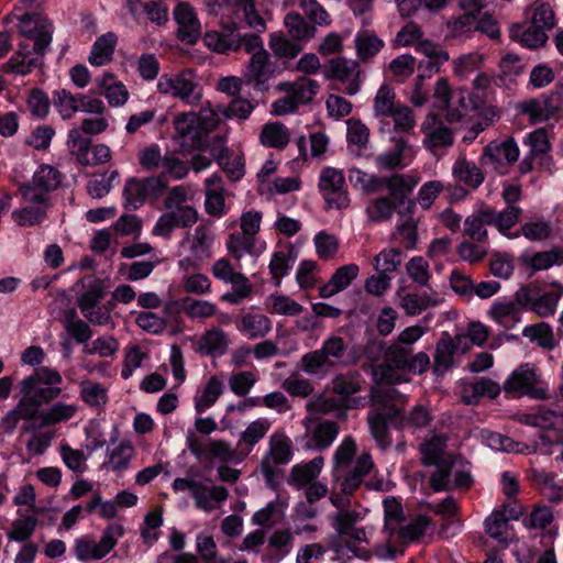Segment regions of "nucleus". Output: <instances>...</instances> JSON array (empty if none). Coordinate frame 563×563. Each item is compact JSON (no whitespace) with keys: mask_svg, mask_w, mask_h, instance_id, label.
I'll list each match as a JSON object with an SVG mask.
<instances>
[{"mask_svg":"<svg viewBox=\"0 0 563 563\" xmlns=\"http://www.w3.org/2000/svg\"><path fill=\"white\" fill-rule=\"evenodd\" d=\"M62 375L54 368L43 366L19 383L21 407H27L33 412L45 404L56 399L62 394Z\"/></svg>","mask_w":563,"mask_h":563,"instance_id":"1","label":"nucleus"},{"mask_svg":"<svg viewBox=\"0 0 563 563\" xmlns=\"http://www.w3.org/2000/svg\"><path fill=\"white\" fill-rule=\"evenodd\" d=\"M203 3L206 13L227 27L244 20L249 27L257 32H264L266 29L254 0H205Z\"/></svg>","mask_w":563,"mask_h":563,"instance_id":"2","label":"nucleus"},{"mask_svg":"<svg viewBox=\"0 0 563 563\" xmlns=\"http://www.w3.org/2000/svg\"><path fill=\"white\" fill-rule=\"evenodd\" d=\"M161 95L179 99L189 106H198L203 96V89L198 75L192 68H185L176 74H163L156 84Z\"/></svg>","mask_w":563,"mask_h":563,"instance_id":"3","label":"nucleus"},{"mask_svg":"<svg viewBox=\"0 0 563 563\" xmlns=\"http://www.w3.org/2000/svg\"><path fill=\"white\" fill-rule=\"evenodd\" d=\"M562 297L563 285L559 282L552 283L548 290L536 284H529L515 292V299L521 308L530 310L541 318L553 316Z\"/></svg>","mask_w":563,"mask_h":563,"instance_id":"4","label":"nucleus"},{"mask_svg":"<svg viewBox=\"0 0 563 563\" xmlns=\"http://www.w3.org/2000/svg\"><path fill=\"white\" fill-rule=\"evenodd\" d=\"M124 534L122 525L113 522L106 527L101 539L96 541L91 534L82 536L74 542V554L81 562L99 561L109 554Z\"/></svg>","mask_w":563,"mask_h":563,"instance_id":"5","label":"nucleus"},{"mask_svg":"<svg viewBox=\"0 0 563 563\" xmlns=\"http://www.w3.org/2000/svg\"><path fill=\"white\" fill-rule=\"evenodd\" d=\"M173 488L175 492L188 490L195 499L197 508L207 512L217 509L229 496L224 486L209 485L207 481L197 479L192 476L176 478Z\"/></svg>","mask_w":563,"mask_h":563,"instance_id":"6","label":"nucleus"},{"mask_svg":"<svg viewBox=\"0 0 563 563\" xmlns=\"http://www.w3.org/2000/svg\"><path fill=\"white\" fill-rule=\"evenodd\" d=\"M166 188L167 183L162 176L129 177L122 191L123 203L125 207L136 210L147 201L158 200Z\"/></svg>","mask_w":563,"mask_h":563,"instance_id":"7","label":"nucleus"},{"mask_svg":"<svg viewBox=\"0 0 563 563\" xmlns=\"http://www.w3.org/2000/svg\"><path fill=\"white\" fill-rule=\"evenodd\" d=\"M503 389L507 394L528 396L536 399L547 398V387L541 383L534 365L526 363L516 368L505 380Z\"/></svg>","mask_w":563,"mask_h":563,"instance_id":"8","label":"nucleus"},{"mask_svg":"<svg viewBox=\"0 0 563 563\" xmlns=\"http://www.w3.org/2000/svg\"><path fill=\"white\" fill-rule=\"evenodd\" d=\"M302 424L306 432L298 443L307 453L322 452L331 446L339 434V424L335 421L324 420L312 423L310 418H305Z\"/></svg>","mask_w":563,"mask_h":563,"instance_id":"9","label":"nucleus"},{"mask_svg":"<svg viewBox=\"0 0 563 563\" xmlns=\"http://www.w3.org/2000/svg\"><path fill=\"white\" fill-rule=\"evenodd\" d=\"M18 21V31L24 37L22 43L32 41L38 52H47L53 38L52 22L38 13L23 14Z\"/></svg>","mask_w":563,"mask_h":563,"instance_id":"10","label":"nucleus"},{"mask_svg":"<svg viewBox=\"0 0 563 563\" xmlns=\"http://www.w3.org/2000/svg\"><path fill=\"white\" fill-rule=\"evenodd\" d=\"M19 192L29 206L13 210L11 213L13 221L20 227L40 224L51 207L49 196L35 195L27 186H19Z\"/></svg>","mask_w":563,"mask_h":563,"instance_id":"11","label":"nucleus"},{"mask_svg":"<svg viewBox=\"0 0 563 563\" xmlns=\"http://www.w3.org/2000/svg\"><path fill=\"white\" fill-rule=\"evenodd\" d=\"M164 208L166 212L180 221L181 228H190L198 221L194 198L185 185H177L168 189L164 199Z\"/></svg>","mask_w":563,"mask_h":563,"instance_id":"12","label":"nucleus"},{"mask_svg":"<svg viewBox=\"0 0 563 563\" xmlns=\"http://www.w3.org/2000/svg\"><path fill=\"white\" fill-rule=\"evenodd\" d=\"M319 189L329 208L344 209L350 205V196L345 188V177L342 170L324 167L319 176Z\"/></svg>","mask_w":563,"mask_h":563,"instance_id":"13","label":"nucleus"},{"mask_svg":"<svg viewBox=\"0 0 563 563\" xmlns=\"http://www.w3.org/2000/svg\"><path fill=\"white\" fill-rule=\"evenodd\" d=\"M322 74L328 80L346 82L345 93L349 96L356 95L361 89V69L358 63L354 59L332 58L324 64Z\"/></svg>","mask_w":563,"mask_h":563,"instance_id":"14","label":"nucleus"},{"mask_svg":"<svg viewBox=\"0 0 563 563\" xmlns=\"http://www.w3.org/2000/svg\"><path fill=\"white\" fill-rule=\"evenodd\" d=\"M519 515L516 509L508 507L494 510L484 521L486 533L504 548L508 547L516 538L510 520H518Z\"/></svg>","mask_w":563,"mask_h":563,"instance_id":"15","label":"nucleus"},{"mask_svg":"<svg viewBox=\"0 0 563 563\" xmlns=\"http://www.w3.org/2000/svg\"><path fill=\"white\" fill-rule=\"evenodd\" d=\"M519 153L518 144L514 137H507L504 141L495 140L485 146L481 163L499 173H504L508 165L514 164L518 159Z\"/></svg>","mask_w":563,"mask_h":563,"instance_id":"16","label":"nucleus"},{"mask_svg":"<svg viewBox=\"0 0 563 563\" xmlns=\"http://www.w3.org/2000/svg\"><path fill=\"white\" fill-rule=\"evenodd\" d=\"M434 99L437 107L446 110V118L450 122H457L462 119V111L468 109H476L478 103L473 100L471 92L467 90H460L457 92L460 109L451 108L452 90L445 78H440L434 85Z\"/></svg>","mask_w":563,"mask_h":563,"instance_id":"17","label":"nucleus"},{"mask_svg":"<svg viewBox=\"0 0 563 563\" xmlns=\"http://www.w3.org/2000/svg\"><path fill=\"white\" fill-rule=\"evenodd\" d=\"M73 146L68 147L69 153L75 156L81 166H96L108 163L112 153L108 145L103 143L91 147V139H81L78 133L71 136Z\"/></svg>","mask_w":563,"mask_h":563,"instance_id":"18","label":"nucleus"},{"mask_svg":"<svg viewBox=\"0 0 563 563\" xmlns=\"http://www.w3.org/2000/svg\"><path fill=\"white\" fill-rule=\"evenodd\" d=\"M46 52H38L36 46L30 48V43H20L19 49L9 58L3 66L4 71L16 76H26L34 69L42 68Z\"/></svg>","mask_w":563,"mask_h":563,"instance_id":"19","label":"nucleus"},{"mask_svg":"<svg viewBox=\"0 0 563 563\" xmlns=\"http://www.w3.org/2000/svg\"><path fill=\"white\" fill-rule=\"evenodd\" d=\"M420 130L424 135L422 141L423 146L431 152L438 148L449 147L454 142L452 130L432 112L427 114L424 121L421 123Z\"/></svg>","mask_w":563,"mask_h":563,"instance_id":"20","label":"nucleus"},{"mask_svg":"<svg viewBox=\"0 0 563 563\" xmlns=\"http://www.w3.org/2000/svg\"><path fill=\"white\" fill-rule=\"evenodd\" d=\"M173 14L178 25V38L187 44L196 43L201 35V23L194 7L188 2H178Z\"/></svg>","mask_w":563,"mask_h":563,"instance_id":"21","label":"nucleus"},{"mask_svg":"<svg viewBox=\"0 0 563 563\" xmlns=\"http://www.w3.org/2000/svg\"><path fill=\"white\" fill-rule=\"evenodd\" d=\"M363 383L357 372L340 374L332 379V391L346 407L357 408L364 405V398L354 397V395L362 390Z\"/></svg>","mask_w":563,"mask_h":563,"instance_id":"22","label":"nucleus"},{"mask_svg":"<svg viewBox=\"0 0 563 563\" xmlns=\"http://www.w3.org/2000/svg\"><path fill=\"white\" fill-rule=\"evenodd\" d=\"M228 196L220 175L213 174L205 180V210L209 216L221 218L228 213Z\"/></svg>","mask_w":563,"mask_h":563,"instance_id":"23","label":"nucleus"},{"mask_svg":"<svg viewBox=\"0 0 563 563\" xmlns=\"http://www.w3.org/2000/svg\"><path fill=\"white\" fill-rule=\"evenodd\" d=\"M465 335H455L452 338L448 332H443L435 346L433 356V372L442 375L453 365V356L459 351H463Z\"/></svg>","mask_w":563,"mask_h":563,"instance_id":"24","label":"nucleus"},{"mask_svg":"<svg viewBox=\"0 0 563 563\" xmlns=\"http://www.w3.org/2000/svg\"><path fill=\"white\" fill-rule=\"evenodd\" d=\"M275 68L271 62L268 52L251 56L247 70L244 75L245 82L252 84L261 92L268 89V82L273 78Z\"/></svg>","mask_w":563,"mask_h":563,"instance_id":"25","label":"nucleus"},{"mask_svg":"<svg viewBox=\"0 0 563 563\" xmlns=\"http://www.w3.org/2000/svg\"><path fill=\"white\" fill-rule=\"evenodd\" d=\"M214 234L207 225H198L192 233H187L180 243L183 252L189 253L197 260H206L211 256Z\"/></svg>","mask_w":563,"mask_h":563,"instance_id":"26","label":"nucleus"},{"mask_svg":"<svg viewBox=\"0 0 563 563\" xmlns=\"http://www.w3.org/2000/svg\"><path fill=\"white\" fill-rule=\"evenodd\" d=\"M176 137L183 145L198 146L202 142L201 132L197 112L187 111L176 114L173 119Z\"/></svg>","mask_w":563,"mask_h":563,"instance_id":"27","label":"nucleus"},{"mask_svg":"<svg viewBox=\"0 0 563 563\" xmlns=\"http://www.w3.org/2000/svg\"><path fill=\"white\" fill-rule=\"evenodd\" d=\"M63 175L54 166L41 164L33 173L30 181H25L20 186H27L35 195H46L56 190L62 184Z\"/></svg>","mask_w":563,"mask_h":563,"instance_id":"28","label":"nucleus"},{"mask_svg":"<svg viewBox=\"0 0 563 563\" xmlns=\"http://www.w3.org/2000/svg\"><path fill=\"white\" fill-rule=\"evenodd\" d=\"M225 376L223 373L211 375L194 396V407L197 413H203L211 408L224 391Z\"/></svg>","mask_w":563,"mask_h":563,"instance_id":"29","label":"nucleus"},{"mask_svg":"<svg viewBox=\"0 0 563 563\" xmlns=\"http://www.w3.org/2000/svg\"><path fill=\"white\" fill-rule=\"evenodd\" d=\"M126 7L136 22L145 18L156 25H163L168 21V8L162 2L128 0Z\"/></svg>","mask_w":563,"mask_h":563,"instance_id":"30","label":"nucleus"},{"mask_svg":"<svg viewBox=\"0 0 563 563\" xmlns=\"http://www.w3.org/2000/svg\"><path fill=\"white\" fill-rule=\"evenodd\" d=\"M520 305L517 300L499 298L495 300L489 310V318L505 330H511L521 322Z\"/></svg>","mask_w":563,"mask_h":563,"instance_id":"31","label":"nucleus"},{"mask_svg":"<svg viewBox=\"0 0 563 563\" xmlns=\"http://www.w3.org/2000/svg\"><path fill=\"white\" fill-rule=\"evenodd\" d=\"M360 275V267L354 263L340 266L334 271L329 282L319 288V296L323 299L347 289Z\"/></svg>","mask_w":563,"mask_h":563,"instance_id":"32","label":"nucleus"},{"mask_svg":"<svg viewBox=\"0 0 563 563\" xmlns=\"http://www.w3.org/2000/svg\"><path fill=\"white\" fill-rule=\"evenodd\" d=\"M319 84L309 77H299L294 81H280L276 90L290 95L298 107L312 101L319 91Z\"/></svg>","mask_w":563,"mask_h":563,"instance_id":"33","label":"nucleus"},{"mask_svg":"<svg viewBox=\"0 0 563 563\" xmlns=\"http://www.w3.org/2000/svg\"><path fill=\"white\" fill-rule=\"evenodd\" d=\"M420 183V177L413 173L391 174L384 176L383 189H386L391 200L404 203Z\"/></svg>","mask_w":563,"mask_h":563,"instance_id":"34","label":"nucleus"},{"mask_svg":"<svg viewBox=\"0 0 563 563\" xmlns=\"http://www.w3.org/2000/svg\"><path fill=\"white\" fill-rule=\"evenodd\" d=\"M230 344L231 340L225 331L211 327L200 335L196 351L201 355L222 356L227 353Z\"/></svg>","mask_w":563,"mask_h":563,"instance_id":"35","label":"nucleus"},{"mask_svg":"<svg viewBox=\"0 0 563 563\" xmlns=\"http://www.w3.org/2000/svg\"><path fill=\"white\" fill-rule=\"evenodd\" d=\"M77 405L57 401L52 406L41 409L34 413L35 427L54 426L73 419L77 412Z\"/></svg>","mask_w":563,"mask_h":563,"instance_id":"36","label":"nucleus"},{"mask_svg":"<svg viewBox=\"0 0 563 563\" xmlns=\"http://www.w3.org/2000/svg\"><path fill=\"white\" fill-rule=\"evenodd\" d=\"M346 464L350 468L347 475L341 483V489L345 495H351L361 485L364 477L373 467L372 460H334V467Z\"/></svg>","mask_w":563,"mask_h":563,"instance_id":"37","label":"nucleus"},{"mask_svg":"<svg viewBox=\"0 0 563 563\" xmlns=\"http://www.w3.org/2000/svg\"><path fill=\"white\" fill-rule=\"evenodd\" d=\"M118 35L114 32H107L93 42L88 55V63L93 67L109 65L113 60Z\"/></svg>","mask_w":563,"mask_h":563,"instance_id":"38","label":"nucleus"},{"mask_svg":"<svg viewBox=\"0 0 563 563\" xmlns=\"http://www.w3.org/2000/svg\"><path fill=\"white\" fill-rule=\"evenodd\" d=\"M272 329V320L257 312L244 313L236 324V330L250 340L265 338Z\"/></svg>","mask_w":563,"mask_h":563,"instance_id":"39","label":"nucleus"},{"mask_svg":"<svg viewBox=\"0 0 563 563\" xmlns=\"http://www.w3.org/2000/svg\"><path fill=\"white\" fill-rule=\"evenodd\" d=\"M240 22L241 21L230 27H227L219 22L225 32L208 31L203 36V43L208 48L221 54L238 49L240 46V40L234 33V30L239 26Z\"/></svg>","mask_w":563,"mask_h":563,"instance_id":"40","label":"nucleus"},{"mask_svg":"<svg viewBox=\"0 0 563 563\" xmlns=\"http://www.w3.org/2000/svg\"><path fill=\"white\" fill-rule=\"evenodd\" d=\"M520 262L532 272L547 271L553 266L563 265V251L553 249L541 252H525L520 256Z\"/></svg>","mask_w":563,"mask_h":563,"instance_id":"41","label":"nucleus"},{"mask_svg":"<svg viewBox=\"0 0 563 563\" xmlns=\"http://www.w3.org/2000/svg\"><path fill=\"white\" fill-rule=\"evenodd\" d=\"M456 460H422L423 465L430 468V485L435 492L445 490L452 482V472Z\"/></svg>","mask_w":563,"mask_h":563,"instance_id":"42","label":"nucleus"},{"mask_svg":"<svg viewBox=\"0 0 563 563\" xmlns=\"http://www.w3.org/2000/svg\"><path fill=\"white\" fill-rule=\"evenodd\" d=\"M527 477L550 501L560 503L563 500V486L558 484L551 474L531 467Z\"/></svg>","mask_w":563,"mask_h":563,"instance_id":"43","label":"nucleus"},{"mask_svg":"<svg viewBox=\"0 0 563 563\" xmlns=\"http://www.w3.org/2000/svg\"><path fill=\"white\" fill-rule=\"evenodd\" d=\"M369 129L360 119L351 118L346 121L347 148L356 156H362L369 143Z\"/></svg>","mask_w":563,"mask_h":563,"instance_id":"44","label":"nucleus"},{"mask_svg":"<svg viewBox=\"0 0 563 563\" xmlns=\"http://www.w3.org/2000/svg\"><path fill=\"white\" fill-rule=\"evenodd\" d=\"M269 551L263 555L264 563H279L287 556L292 548V534L289 530L273 532L268 540Z\"/></svg>","mask_w":563,"mask_h":563,"instance_id":"45","label":"nucleus"},{"mask_svg":"<svg viewBox=\"0 0 563 563\" xmlns=\"http://www.w3.org/2000/svg\"><path fill=\"white\" fill-rule=\"evenodd\" d=\"M487 224L492 225V208L481 207L466 217L464 232L472 240L483 242L487 239Z\"/></svg>","mask_w":563,"mask_h":563,"instance_id":"46","label":"nucleus"},{"mask_svg":"<svg viewBox=\"0 0 563 563\" xmlns=\"http://www.w3.org/2000/svg\"><path fill=\"white\" fill-rule=\"evenodd\" d=\"M521 213V208L517 206H508L498 212L492 208V225L507 239H517L520 236L519 230L511 232V229L518 223Z\"/></svg>","mask_w":563,"mask_h":563,"instance_id":"47","label":"nucleus"},{"mask_svg":"<svg viewBox=\"0 0 563 563\" xmlns=\"http://www.w3.org/2000/svg\"><path fill=\"white\" fill-rule=\"evenodd\" d=\"M82 288L85 289L81 295L78 296L76 302L80 311L87 310L89 307L101 302L106 295V284L103 280L89 276L80 280Z\"/></svg>","mask_w":563,"mask_h":563,"instance_id":"48","label":"nucleus"},{"mask_svg":"<svg viewBox=\"0 0 563 563\" xmlns=\"http://www.w3.org/2000/svg\"><path fill=\"white\" fill-rule=\"evenodd\" d=\"M347 178L351 186L364 194L372 195L383 190L384 177L367 173L357 167L347 169Z\"/></svg>","mask_w":563,"mask_h":563,"instance_id":"49","label":"nucleus"},{"mask_svg":"<svg viewBox=\"0 0 563 563\" xmlns=\"http://www.w3.org/2000/svg\"><path fill=\"white\" fill-rule=\"evenodd\" d=\"M356 55L362 60H367L382 51L385 43L373 31L362 27L354 38Z\"/></svg>","mask_w":563,"mask_h":563,"instance_id":"50","label":"nucleus"},{"mask_svg":"<svg viewBox=\"0 0 563 563\" xmlns=\"http://www.w3.org/2000/svg\"><path fill=\"white\" fill-rule=\"evenodd\" d=\"M456 181L470 188H477L484 181V174L481 168L471 161L459 158L452 168Z\"/></svg>","mask_w":563,"mask_h":563,"instance_id":"51","label":"nucleus"},{"mask_svg":"<svg viewBox=\"0 0 563 563\" xmlns=\"http://www.w3.org/2000/svg\"><path fill=\"white\" fill-rule=\"evenodd\" d=\"M184 313L191 320L205 321L218 314V306L210 300L185 297L180 301Z\"/></svg>","mask_w":563,"mask_h":563,"instance_id":"52","label":"nucleus"},{"mask_svg":"<svg viewBox=\"0 0 563 563\" xmlns=\"http://www.w3.org/2000/svg\"><path fill=\"white\" fill-rule=\"evenodd\" d=\"M268 46L274 56L284 59H294L302 51V45L282 31L269 34Z\"/></svg>","mask_w":563,"mask_h":563,"instance_id":"53","label":"nucleus"},{"mask_svg":"<svg viewBox=\"0 0 563 563\" xmlns=\"http://www.w3.org/2000/svg\"><path fill=\"white\" fill-rule=\"evenodd\" d=\"M485 443L495 452H503L508 454H532L531 446L516 442L511 438L496 432H488L484 437Z\"/></svg>","mask_w":563,"mask_h":563,"instance_id":"54","label":"nucleus"},{"mask_svg":"<svg viewBox=\"0 0 563 563\" xmlns=\"http://www.w3.org/2000/svg\"><path fill=\"white\" fill-rule=\"evenodd\" d=\"M510 37L528 48H538L544 45L548 40L547 32L532 23L527 27L522 25L511 26Z\"/></svg>","mask_w":563,"mask_h":563,"instance_id":"55","label":"nucleus"},{"mask_svg":"<svg viewBox=\"0 0 563 563\" xmlns=\"http://www.w3.org/2000/svg\"><path fill=\"white\" fill-rule=\"evenodd\" d=\"M219 166L232 181H239L245 174L244 157L241 152L224 148L218 158Z\"/></svg>","mask_w":563,"mask_h":563,"instance_id":"56","label":"nucleus"},{"mask_svg":"<svg viewBox=\"0 0 563 563\" xmlns=\"http://www.w3.org/2000/svg\"><path fill=\"white\" fill-rule=\"evenodd\" d=\"M265 305L269 313L284 317H296L303 311L301 303L282 294H272L266 298Z\"/></svg>","mask_w":563,"mask_h":563,"instance_id":"57","label":"nucleus"},{"mask_svg":"<svg viewBox=\"0 0 563 563\" xmlns=\"http://www.w3.org/2000/svg\"><path fill=\"white\" fill-rule=\"evenodd\" d=\"M109 128L108 118L104 114H96V117L85 118L79 126L71 128L67 133L66 145L71 147V136L78 133L81 139H90L87 135H98L107 131Z\"/></svg>","mask_w":563,"mask_h":563,"instance_id":"58","label":"nucleus"},{"mask_svg":"<svg viewBox=\"0 0 563 563\" xmlns=\"http://www.w3.org/2000/svg\"><path fill=\"white\" fill-rule=\"evenodd\" d=\"M284 26L291 38L299 42H309L316 35V29L310 25L298 12H289L284 18Z\"/></svg>","mask_w":563,"mask_h":563,"instance_id":"59","label":"nucleus"},{"mask_svg":"<svg viewBox=\"0 0 563 563\" xmlns=\"http://www.w3.org/2000/svg\"><path fill=\"white\" fill-rule=\"evenodd\" d=\"M79 387L80 398L87 406L97 410L104 408L108 402V390L102 384L92 380H82Z\"/></svg>","mask_w":563,"mask_h":563,"instance_id":"60","label":"nucleus"},{"mask_svg":"<svg viewBox=\"0 0 563 563\" xmlns=\"http://www.w3.org/2000/svg\"><path fill=\"white\" fill-rule=\"evenodd\" d=\"M333 365L334 362L329 361L325 354L321 352V349L306 353L301 357L302 371L317 378H323Z\"/></svg>","mask_w":563,"mask_h":563,"instance_id":"61","label":"nucleus"},{"mask_svg":"<svg viewBox=\"0 0 563 563\" xmlns=\"http://www.w3.org/2000/svg\"><path fill=\"white\" fill-rule=\"evenodd\" d=\"M260 139L267 147L284 148L290 142V131L283 123L272 122L263 126Z\"/></svg>","mask_w":563,"mask_h":563,"instance_id":"62","label":"nucleus"},{"mask_svg":"<svg viewBox=\"0 0 563 563\" xmlns=\"http://www.w3.org/2000/svg\"><path fill=\"white\" fill-rule=\"evenodd\" d=\"M323 465V460H310L307 463H300L292 467L289 479L290 485L298 487L307 486L319 476Z\"/></svg>","mask_w":563,"mask_h":563,"instance_id":"63","label":"nucleus"},{"mask_svg":"<svg viewBox=\"0 0 563 563\" xmlns=\"http://www.w3.org/2000/svg\"><path fill=\"white\" fill-rule=\"evenodd\" d=\"M62 322L70 338L84 345L88 344V341L92 336V330L87 322L78 317L75 310L67 311Z\"/></svg>","mask_w":563,"mask_h":563,"instance_id":"64","label":"nucleus"}]
</instances>
